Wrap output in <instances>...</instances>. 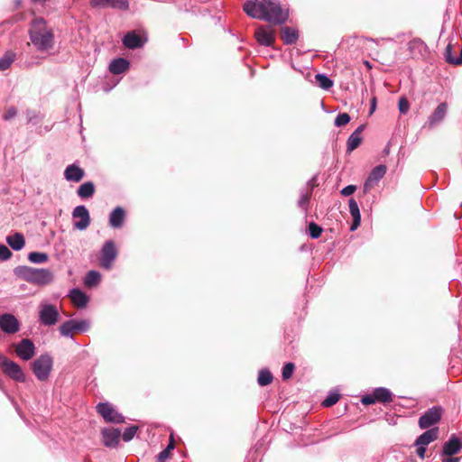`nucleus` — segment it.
<instances>
[{
	"label": "nucleus",
	"instance_id": "obj_1",
	"mask_svg": "<svg viewBox=\"0 0 462 462\" xmlns=\"http://www.w3.org/2000/svg\"><path fill=\"white\" fill-rule=\"evenodd\" d=\"M243 8L248 16L273 24H283L289 17L288 10L282 9L279 3L273 0L247 1Z\"/></svg>",
	"mask_w": 462,
	"mask_h": 462
},
{
	"label": "nucleus",
	"instance_id": "obj_2",
	"mask_svg": "<svg viewBox=\"0 0 462 462\" xmlns=\"http://www.w3.org/2000/svg\"><path fill=\"white\" fill-rule=\"evenodd\" d=\"M29 36L32 43L39 51H48L54 46V34L43 18L32 20Z\"/></svg>",
	"mask_w": 462,
	"mask_h": 462
},
{
	"label": "nucleus",
	"instance_id": "obj_3",
	"mask_svg": "<svg viewBox=\"0 0 462 462\" xmlns=\"http://www.w3.org/2000/svg\"><path fill=\"white\" fill-rule=\"evenodd\" d=\"M14 272L18 277L38 286L50 284L54 280L53 273L49 269L18 266Z\"/></svg>",
	"mask_w": 462,
	"mask_h": 462
},
{
	"label": "nucleus",
	"instance_id": "obj_4",
	"mask_svg": "<svg viewBox=\"0 0 462 462\" xmlns=\"http://www.w3.org/2000/svg\"><path fill=\"white\" fill-rule=\"evenodd\" d=\"M53 359L49 354H42L32 364L31 368L39 381H46L52 370Z\"/></svg>",
	"mask_w": 462,
	"mask_h": 462
},
{
	"label": "nucleus",
	"instance_id": "obj_5",
	"mask_svg": "<svg viewBox=\"0 0 462 462\" xmlns=\"http://www.w3.org/2000/svg\"><path fill=\"white\" fill-rule=\"evenodd\" d=\"M0 368L2 372L14 382L24 383L26 375L22 367L0 353Z\"/></svg>",
	"mask_w": 462,
	"mask_h": 462
},
{
	"label": "nucleus",
	"instance_id": "obj_6",
	"mask_svg": "<svg viewBox=\"0 0 462 462\" xmlns=\"http://www.w3.org/2000/svg\"><path fill=\"white\" fill-rule=\"evenodd\" d=\"M60 319L58 308L48 302H41L39 305L38 319L39 322L46 327H51L57 324Z\"/></svg>",
	"mask_w": 462,
	"mask_h": 462
},
{
	"label": "nucleus",
	"instance_id": "obj_7",
	"mask_svg": "<svg viewBox=\"0 0 462 462\" xmlns=\"http://www.w3.org/2000/svg\"><path fill=\"white\" fill-rule=\"evenodd\" d=\"M442 415L443 408L433 406L420 415L418 425L421 430H430L440 421Z\"/></svg>",
	"mask_w": 462,
	"mask_h": 462
},
{
	"label": "nucleus",
	"instance_id": "obj_8",
	"mask_svg": "<svg viewBox=\"0 0 462 462\" xmlns=\"http://www.w3.org/2000/svg\"><path fill=\"white\" fill-rule=\"evenodd\" d=\"M90 324L87 319H69L64 321L59 328L61 336L73 338V332H86L89 329Z\"/></svg>",
	"mask_w": 462,
	"mask_h": 462
},
{
	"label": "nucleus",
	"instance_id": "obj_9",
	"mask_svg": "<svg viewBox=\"0 0 462 462\" xmlns=\"http://www.w3.org/2000/svg\"><path fill=\"white\" fill-rule=\"evenodd\" d=\"M117 256V249L116 247V244L113 240H107L103 245L100 256H99V264L102 268L109 270L111 269L113 263L116 259Z\"/></svg>",
	"mask_w": 462,
	"mask_h": 462
},
{
	"label": "nucleus",
	"instance_id": "obj_10",
	"mask_svg": "<svg viewBox=\"0 0 462 462\" xmlns=\"http://www.w3.org/2000/svg\"><path fill=\"white\" fill-rule=\"evenodd\" d=\"M97 411L102 418L110 423H123L125 417L119 413L109 402H100L97 405Z\"/></svg>",
	"mask_w": 462,
	"mask_h": 462
},
{
	"label": "nucleus",
	"instance_id": "obj_11",
	"mask_svg": "<svg viewBox=\"0 0 462 462\" xmlns=\"http://www.w3.org/2000/svg\"><path fill=\"white\" fill-rule=\"evenodd\" d=\"M444 60L447 63L461 66L462 65V45L453 44L449 42L443 53Z\"/></svg>",
	"mask_w": 462,
	"mask_h": 462
},
{
	"label": "nucleus",
	"instance_id": "obj_12",
	"mask_svg": "<svg viewBox=\"0 0 462 462\" xmlns=\"http://www.w3.org/2000/svg\"><path fill=\"white\" fill-rule=\"evenodd\" d=\"M14 349L17 356L23 361L32 359L35 355V346L29 338H23L14 345Z\"/></svg>",
	"mask_w": 462,
	"mask_h": 462
},
{
	"label": "nucleus",
	"instance_id": "obj_13",
	"mask_svg": "<svg viewBox=\"0 0 462 462\" xmlns=\"http://www.w3.org/2000/svg\"><path fill=\"white\" fill-rule=\"evenodd\" d=\"M72 217L74 219L79 218L75 221L73 226L76 229L85 230L90 225V216L88 208L84 205L77 206L72 211Z\"/></svg>",
	"mask_w": 462,
	"mask_h": 462
},
{
	"label": "nucleus",
	"instance_id": "obj_14",
	"mask_svg": "<svg viewBox=\"0 0 462 462\" xmlns=\"http://www.w3.org/2000/svg\"><path fill=\"white\" fill-rule=\"evenodd\" d=\"M21 323L10 313L0 315V328L5 334H14L20 330Z\"/></svg>",
	"mask_w": 462,
	"mask_h": 462
},
{
	"label": "nucleus",
	"instance_id": "obj_15",
	"mask_svg": "<svg viewBox=\"0 0 462 462\" xmlns=\"http://www.w3.org/2000/svg\"><path fill=\"white\" fill-rule=\"evenodd\" d=\"M90 5L97 9L113 8L126 11L129 8L128 0H91Z\"/></svg>",
	"mask_w": 462,
	"mask_h": 462
},
{
	"label": "nucleus",
	"instance_id": "obj_16",
	"mask_svg": "<svg viewBox=\"0 0 462 462\" xmlns=\"http://www.w3.org/2000/svg\"><path fill=\"white\" fill-rule=\"evenodd\" d=\"M254 36L260 45L271 46L274 42V30L271 26H259Z\"/></svg>",
	"mask_w": 462,
	"mask_h": 462
},
{
	"label": "nucleus",
	"instance_id": "obj_17",
	"mask_svg": "<svg viewBox=\"0 0 462 462\" xmlns=\"http://www.w3.org/2000/svg\"><path fill=\"white\" fill-rule=\"evenodd\" d=\"M122 42L126 48L135 50L145 44L147 37H142L135 31H131L125 33Z\"/></svg>",
	"mask_w": 462,
	"mask_h": 462
},
{
	"label": "nucleus",
	"instance_id": "obj_18",
	"mask_svg": "<svg viewBox=\"0 0 462 462\" xmlns=\"http://www.w3.org/2000/svg\"><path fill=\"white\" fill-rule=\"evenodd\" d=\"M121 431L118 429L108 428L102 430L103 443L106 447L116 448L119 443Z\"/></svg>",
	"mask_w": 462,
	"mask_h": 462
},
{
	"label": "nucleus",
	"instance_id": "obj_19",
	"mask_svg": "<svg viewBox=\"0 0 462 462\" xmlns=\"http://www.w3.org/2000/svg\"><path fill=\"white\" fill-rule=\"evenodd\" d=\"M439 430L437 427L427 430L416 439L414 445L427 447L430 443L433 442L439 438Z\"/></svg>",
	"mask_w": 462,
	"mask_h": 462
},
{
	"label": "nucleus",
	"instance_id": "obj_20",
	"mask_svg": "<svg viewBox=\"0 0 462 462\" xmlns=\"http://www.w3.org/2000/svg\"><path fill=\"white\" fill-rule=\"evenodd\" d=\"M365 129V125H359L348 137L346 142V152H352L362 143V132Z\"/></svg>",
	"mask_w": 462,
	"mask_h": 462
},
{
	"label": "nucleus",
	"instance_id": "obj_21",
	"mask_svg": "<svg viewBox=\"0 0 462 462\" xmlns=\"http://www.w3.org/2000/svg\"><path fill=\"white\" fill-rule=\"evenodd\" d=\"M462 448V442L461 440L456 437L455 435H452L449 439L445 442L443 446L442 454L446 456H453L456 455L460 451Z\"/></svg>",
	"mask_w": 462,
	"mask_h": 462
},
{
	"label": "nucleus",
	"instance_id": "obj_22",
	"mask_svg": "<svg viewBox=\"0 0 462 462\" xmlns=\"http://www.w3.org/2000/svg\"><path fill=\"white\" fill-rule=\"evenodd\" d=\"M447 108L448 106L446 103H440L437 106V108L429 117L428 125L430 128L434 127L436 125L439 124L444 119L447 114Z\"/></svg>",
	"mask_w": 462,
	"mask_h": 462
},
{
	"label": "nucleus",
	"instance_id": "obj_23",
	"mask_svg": "<svg viewBox=\"0 0 462 462\" xmlns=\"http://www.w3.org/2000/svg\"><path fill=\"white\" fill-rule=\"evenodd\" d=\"M84 175V171L74 163L67 166L64 171V177L69 181L79 182L83 179Z\"/></svg>",
	"mask_w": 462,
	"mask_h": 462
},
{
	"label": "nucleus",
	"instance_id": "obj_24",
	"mask_svg": "<svg viewBox=\"0 0 462 462\" xmlns=\"http://www.w3.org/2000/svg\"><path fill=\"white\" fill-rule=\"evenodd\" d=\"M130 67V62L125 58L114 59L109 64V71L112 74L119 75L125 72Z\"/></svg>",
	"mask_w": 462,
	"mask_h": 462
},
{
	"label": "nucleus",
	"instance_id": "obj_25",
	"mask_svg": "<svg viewBox=\"0 0 462 462\" xmlns=\"http://www.w3.org/2000/svg\"><path fill=\"white\" fill-rule=\"evenodd\" d=\"M349 212L353 217V222L350 226V231H355L360 226L361 214L357 202L354 199H350L348 201Z\"/></svg>",
	"mask_w": 462,
	"mask_h": 462
},
{
	"label": "nucleus",
	"instance_id": "obj_26",
	"mask_svg": "<svg viewBox=\"0 0 462 462\" xmlns=\"http://www.w3.org/2000/svg\"><path fill=\"white\" fill-rule=\"evenodd\" d=\"M5 241L7 245L14 251H20L25 245L24 236L20 232H15L13 235L7 236Z\"/></svg>",
	"mask_w": 462,
	"mask_h": 462
},
{
	"label": "nucleus",
	"instance_id": "obj_27",
	"mask_svg": "<svg viewBox=\"0 0 462 462\" xmlns=\"http://www.w3.org/2000/svg\"><path fill=\"white\" fill-rule=\"evenodd\" d=\"M125 210L121 207H116L109 216V224L114 228H120L125 220Z\"/></svg>",
	"mask_w": 462,
	"mask_h": 462
},
{
	"label": "nucleus",
	"instance_id": "obj_28",
	"mask_svg": "<svg viewBox=\"0 0 462 462\" xmlns=\"http://www.w3.org/2000/svg\"><path fill=\"white\" fill-rule=\"evenodd\" d=\"M282 39L284 44L291 45L294 44L299 39V32L297 29L284 26L281 30Z\"/></svg>",
	"mask_w": 462,
	"mask_h": 462
},
{
	"label": "nucleus",
	"instance_id": "obj_29",
	"mask_svg": "<svg viewBox=\"0 0 462 462\" xmlns=\"http://www.w3.org/2000/svg\"><path fill=\"white\" fill-rule=\"evenodd\" d=\"M385 173H386V166L385 165L380 164V165L375 166L372 170L371 173L369 174L368 179L365 182V185H364L365 189V190L367 189L370 182H373V181L377 182L381 179H383V177L385 175Z\"/></svg>",
	"mask_w": 462,
	"mask_h": 462
},
{
	"label": "nucleus",
	"instance_id": "obj_30",
	"mask_svg": "<svg viewBox=\"0 0 462 462\" xmlns=\"http://www.w3.org/2000/svg\"><path fill=\"white\" fill-rule=\"evenodd\" d=\"M374 398L383 404L393 402V393L385 387H377L374 391Z\"/></svg>",
	"mask_w": 462,
	"mask_h": 462
},
{
	"label": "nucleus",
	"instance_id": "obj_31",
	"mask_svg": "<svg viewBox=\"0 0 462 462\" xmlns=\"http://www.w3.org/2000/svg\"><path fill=\"white\" fill-rule=\"evenodd\" d=\"M69 297L71 301L79 308H84L88 301V296L79 289H72Z\"/></svg>",
	"mask_w": 462,
	"mask_h": 462
},
{
	"label": "nucleus",
	"instance_id": "obj_32",
	"mask_svg": "<svg viewBox=\"0 0 462 462\" xmlns=\"http://www.w3.org/2000/svg\"><path fill=\"white\" fill-rule=\"evenodd\" d=\"M95 189L94 183L92 181H87L79 187L77 194L82 199H88L93 197Z\"/></svg>",
	"mask_w": 462,
	"mask_h": 462
},
{
	"label": "nucleus",
	"instance_id": "obj_33",
	"mask_svg": "<svg viewBox=\"0 0 462 462\" xmlns=\"http://www.w3.org/2000/svg\"><path fill=\"white\" fill-rule=\"evenodd\" d=\"M315 79L317 85L324 90H328L334 84L332 79H330L327 75L321 73H318L315 76Z\"/></svg>",
	"mask_w": 462,
	"mask_h": 462
},
{
	"label": "nucleus",
	"instance_id": "obj_34",
	"mask_svg": "<svg viewBox=\"0 0 462 462\" xmlns=\"http://www.w3.org/2000/svg\"><path fill=\"white\" fill-rule=\"evenodd\" d=\"M273 374L268 369L263 368L259 371L258 378H257V382H258L259 385L266 386L273 382Z\"/></svg>",
	"mask_w": 462,
	"mask_h": 462
},
{
	"label": "nucleus",
	"instance_id": "obj_35",
	"mask_svg": "<svg viewBox=\"0 0 462 462\" xmlns=\"http://www.w3.org/2000/svg\"><path fill=\"white\" fill-rule=\"evenodd\" d=\"M427 45L420 39H413L409 42V50L411 53L422 54Z\"/></svg>",
	"mask_w": 462,
	"mask_h": 462
},
{
	"label": "nucleus",
	"instance_id": "obj_36",
	"mask_svg": "<svg viewBox=\"0 0 462 462\" xmlns=\"http://www.w3.org/2000/svg\"><path fill=\"white\" fill-rule=\"evenodd\" d=\"M101 275L97 271H89L87 273L84 282L88 287L96 286L99 283Z\"/></svg>",
	"mask_w": 462,
	"mask_h": 462
},
{
	"label": "nucleus",
	"instance_id": "obj_37",
	"mask_svg": "<svg viewBox=\"0 0 462 462\" xmlns=\"http://www.w3.org/2000/svg\"><path fill=\"white\" fill-rule=\"evenodd\" d=\"M28 259L33 263H44L49 260V255L43 252H31Z\"/></svg>",
	"mask_w": 462,
	"mask_h": 462
},
{
	"label": "nucleus",
	"instance_id": "obj_38",
	"mask_svg": "<svg viewBox=\"0 0 462 462\" xmlns=\"http://www.w3.org/2000/svg\"><path fill=\"white\" fill-rule=\"evenodd\" d=\"M14 59L15 53L12 51L5 52V55L0 59V70L7 69L14 62Z\"/></svg>",
	"mask_w": 462,
	"mask_h": 462
},
{
	"label": "nucleus",
	"instance_id": "obj_39",
	"mask_svg": "<svg viewBox=\"0 0 462 462\" xmlns=\"http://www.w3.org/2000/svg\"><path fill=\"white\" fill-rule=\"evenodd\" d=\"M310 197V192L305 191L304 189L300 190V199L298 200V207L301 208L304 212H307L308 210Z\"/></svg>",
	"mask_w": 462,
	"mask_h": 462
},
{
	"label": "nucleus",
	"instance_id": "obj_40",
	"mask_svg": "<svg viewBox=\"0 0 462 462\" xmlns=\"http://www.w3.org/2000/svg\"><path fill=\"white\" fill-rule=\"evenodd\" d=\"M340 394L337 392H329L328 396L325 398L321 404L324 407H331L338 402Z\"/></svg>",
	"mask_w": 462,
	"mask_h": 462
},
{
	"label": "nucleus",
	"instance_id": "obj_41",
	"mask_svg": "<svg viewBox=\"0 0 462 462\" xmlns=\"http://www.w3.org/2000/svg\"><path fill=\"white\" fill-rule=\"evenodd\" d=\"M175 447L174 440L172 436L171 437L170 442L166 448L161 451L157 457L158 462H165V460L169 457L171 450H172Z\"/></svg>",
	"mask_w": 462,
	"mask_h": 462
},
{
	"label": "nucleus",
	"instance_id": "obj_42",
	"mask_svg": "<svg viewBox=\"0 0 462 462\" xmlns=\"http://www.w3.org/2000/svg\"><path fill=\"white\" fill-rule=\"evenodd\" d=\"M309 235L311 238L317 239L320 236L323 229L320 226L314 222H310L308 226Z\"/></svg>",
	"mask_w": 462,
	"mask_h": 462
},
{
	"label": "nucleus",
	"instance_id": "obj_43",
	"mask_svg": "<svg viewBox=\"0 0 462 462\" xmlns=\"http://www.w3.org/2000/svg\"><path fill=\"white\" fill-rule=\"evenodd\" d=\"M138 430V427L132 425L125 430L122 435V439L125 442L132 440Z\"/></svg>",
	"mask_w": 462,
	"mask_h": 462
},
{
	"label": "nucleus",
	"instance_id": "obj_44",
	"mask_svg": "<svg viewBox=\"0 0 462 462\" xmlns=\"http://www.w3.org/2000/svg\"><path fill=\"white\" fill-rule=\"evenodd\" d=\"M294 369H295V365L293 363H291V362L286 363L283 365L282 371V379L283 380L290 379L294 372Z\"/></svg>",
	"mask_w": 462,
	"mask_h": 462
},
{
	"label": "nucleus",
	"instance_id": "obj_45",
	"mask_svg": "<svg viewBox=\"0 0 462 462\" xmlns=\"http://www.w3.org/2000/svg\"><path fill=\"white\" fill-rule=\"evenodd\" d=\"M350 121V116L346 113H339L335 119V125L336 126H343L348 124Z\"/></svg>",
	"mask_w": 462,
	"mask_h": 462
},
{
	"label": "nucleus",
	"instance_id": "obj_46",
	"mask_svg": "<svg viewBox=\"0 0 462 462\" xmlns=\"http://www.w3.org/2000/svg\"><path fill=\"white\" fill-rule=\"evenodd\" d=\"M398 108L401 114H407L410 109V103L405 97H402L398 102Z\"/></svg>",
	"mask_w": 462,
	"mask_h": 462
},
{
	"label": "nucleus",
	"instance_id": "obj_47",
	"mask_svg": "<svg viewBox=\"0 0 462 462\" xmlns=\"http://www.w3.org/2000/svg\"><path fill=\"white\" fill-rule=\"evenodd\" d=\"M12 255L13 254L10 249L6 245L0 244V260L6 261L10 259Z\"/></svg>",
	"mask_w": 462,
	"mask_h": 462
},
{
	"label": "nucleus",
	"instance_id": "obj_48",
	"mask_svg": "<svg viewBox=\"0 0 462 462\" xmlns=\"http://www.w3.org/2000/svg\"><path fill=\"white\" fill-rule=\"evenodd\" d=\"M17 115V110L14 106H11L7 109V111L4 114L3 119L5 121H9L15 117Z\"/></svg>",
	"mask_w": 462,
	"mask_h": 462
},
{
	"label": "nucleus",
	"instance_id": "obj_49",
	"mask_svg": "<svg viewBox=\"0 0 462 462\" xmlns=\"http://www.w3.org/2000/svg\"><path fill=\"white\" fill-rule=\"evenodd\" d=\"M361 402L364 405H370L376 402L375 398H374V393L372 394H365L361 398Z\"/></svg>",
	"mask_w": 462,
	"mask_h": 462
},
{
	"label": "nucleus",
	"instance_id": "obj_50",
	"mask_svg": "<svg viewBox=\"0 0 462 462\" xmlns=\"http://www.w3.org/2000/svg\"><path fill=\"white\" fill-rule=\"evenodd\" d=\"M356 189L355 185H347L340 191L342 196L347 197L352 195Z\"/></svg>",
	"mask_w": 462,
	"mask_h": 462
},
{
	"label": "nucleus",
	"instance_id": "obj_51",
	"mask_svg": "<svg viewBox=\"0 0 462 462\" xmlns=\"http://www.w3.org/2000/svg\"><path fill=\"white\" fill-rule=\"evenodd\" d=\"M416 447H417L416 453H417L418 457L420 458H424L425 453L427 451V448L425 446H416Z\"/></svg>",
	"mask_w": 462,
	"mask_h": 462
},
{
	"label": "nucleus",
	"instance_id": "obj_52",
	"mask_svg": "<svg viewBox=\"0 0 462 462\" xmlns=\"http://www.w3.org/2000/svg\"><path fill=\"white\" fill-rule=\"evenodd\" d=\"M316 179L315 177L312 178L311 180H310L308 182H307V188L309 189V190H307L308 192H312V189H314V187L316 186Z\"/></svg>",
	"mask_w": 462,
	"mask_h": 462
},
{
	"label": "nucleus",
	"instance_id": "obj_53",
	"mask_svg": "<svg viewBox=\"0 0 462 462\" xmlns=\"http://www.w3.org/2000/svg\"><path fill=\"white\" fill-rule=\"evenodd\" d=\"M375 107H376V98L373 97L371 100L370 113H373L375 110Z\"/></svg>",
	"mask_w": 462,
	"mask_h": 462
},
{
	"label": "nucleus",
	"instance_id": "obj_54",
	"mask_svg": "<svg viewBox=\"0 0 462 462\" xmlns=\"http://www.w3.org/2000/svg\"><path fill=\"white\" fill-rule=\"evenodd\" d=\"M442 462H459L458 457H448L444 459Z\"/></svg>",
	"mask_w": 462,
	"mask_h": 462
},
{
	"label": "nucleus",
	"instance_id": "obj_55",
	"mask_svg": "<svg viewBox=\"0 0 462 462\" xmlns=\"http://www.w3.org/2000/svg\"><path fill=\"white\" fill-rule=\"evenodd\" d=\"M20 4H21V0H15V5H16V6H19V5H20Z\"/></svg>",
	"mask_w": 462,
	"mask_h": 462
},
{
	"label": "nucleus",
	"instance_id": "obj_56",
	"mask_svg": "<svg viewBox=\"0 0 462 462\" xmlns=\"http://www.w3.org/2000/svg\"><path fill=\"white\" fill-rule=\"evenodd\" d=\"M365 64L367 67H369V68L371 67L368 61H365Z\"/></svg>",
	"mask_w": 462,
	"mask_h": 462
}]
</instances>
